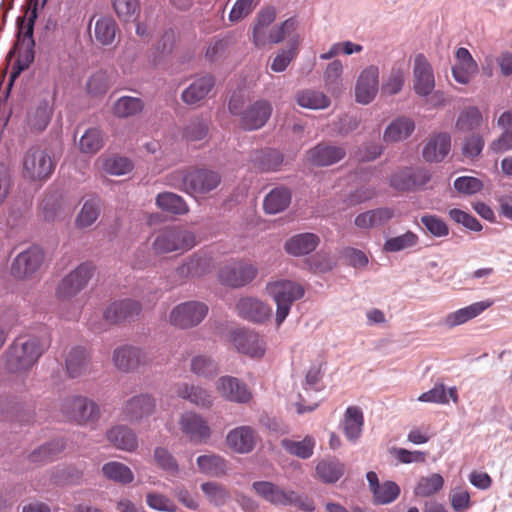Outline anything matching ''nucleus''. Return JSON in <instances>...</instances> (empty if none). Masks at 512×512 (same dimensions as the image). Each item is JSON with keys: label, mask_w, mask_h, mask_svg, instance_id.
<instances>
[{"label": "nucleus", "mask_w": 512, "mask_h": 512, "mask_svg": "<svg viewBox=\"0 0 512 512\" xmlns=\"http://www.w3.org/2000/svg\"><path fill=\"white\" fill-rule=\"evenodd\" d=\"M47 349V343L37 336H20L7 351L5 369L12 374L29 371Z\"/></svg>", "instance_id": "1"}, {"label": "nucleus", "mask_w": 512, "mask_h": 512, "mask_svg": "<svg viewBox=\"0 0 512 512\" xmlns=\"http://www.w3.org/2000/svg\"><path fill=\"white\" fill-rule=\"evenodd\" d=\"M221 183L218 172L209 169L177 170L167 176V184L189 195H204Z\"/></svg>", "instance_id": "2"}, {"label": "nucleus", "mask_w": 512, "mask_h": 512, "mask_svg": "<svg viewBox=\"0 0 512 512\" xmlns=\"http://www.w3.org/2000/svg\"><path fill=\"white\" fill-rule=\"evenodd\" d=\"M253 491L263 500L272 505L296 506L306 512L315 510L314 501L307 495L299 494L294 490H285L270 481H255Z\"/></svg>", "instance_id": "3"}, {"label": "nucleus", "mask_w": 512, "mask_h": 512, "mask_svg": "<svg viewBox=\"0 0 512 512\" xmlns=\"http://www.w3.org/2000/svg\"><path fill=\"white\" fill-rule=\"evenodd\" d=\"M21 164L22 177L30 182L46 181L56 167L50 152L38 144L31 145L24 151Z\"/></svg>", "instance_id": "4"}, {"label": "nucleus", "mask_w": 512, "mask_h": 512, "mask_svg": "<svg viewBox=\"0 0 512 512\" xmlns=\"http://www.w3.org/2000/svg\"><path fill=\"white\" fill-rule=\"evenodd\" d=\"M266 289L277 305L276 321L278 325L288 316L292 303L302 298L305 292L302 285L290 280L270 282Z\"/></svg>", "instance_id": "5"}, {"label": "nucleus", "mask_w": 512, "mask_h": 512, "mask_svg": "<svg viewBox=\"0 0 512 512\" xmlns=\"http://www.w3.org/2000/svg\"><path fill=\"white\" fill-rule=\"evenodd\" d=\"M196 245L195 235L180 227H169L158 233L153 249L157 254L186 251Z\"/></svg>", "instance_id": "6"}, {"label": "nucleus", "mask_w": 512, "mask_h": 512, "mask_svg": "<svg viewBox=\"0 0 512 512\" xmlns=\"http://www.w3.org/2000/svg\"><path fill=\"white\" fill-rule=\"evenodd\" d=\"M94 270L95 267L91 263H81L60 281L56 288L57 299L66 302L74 298L87 286Z\"/></svg>", "instance_id": "7"}, {"label": "nucleus", "mask_w": 512, "mask_h": 512, "mask_svg": "<svg viewBox=\"0 0 512 512\" xmlns=\"http://www.w3.org/2000/svg\"><path fill=\"white\" fill-rule=\"evenodd\" d=\"M64 416L78 424H88L95 422L100 416L98 405L82 396H73L66 398L61 406Z\"/></svg>", "instance_id": "8"}, {"label": "nucleus", "mask_w": 512, "mask_h": 512, "mask_svg": "<svg viewBox=\"0 0 512 512\" xmlns=\"http://www.w3.org/2000/svg\"><path fill=\"white\" fill-rule=\"evenodd\" d=\"M208 307L201 302L189 301L176 306L170 313V322L179 328L198 325L207 315Z\"/></svg>", "instance_id": "9"}, {"label": "nucleus", "mask_w": 512, "mask_h": 512, "mask_svg": "<svg viewBox=\"0 0 512 512\" xmlns=\"http://www.w3.org/2000/svg\"><path fill=\"white\" fill-rule=\"evenodd\" d=\"M44 261L43 251L36 246L21 252L13 260L11 273L17 279L33 277L40 269Z\"/></svg>", "instance_id": "10"}, {"label": "nucleus", "mask_w": 512, "mask_h": 512, "mask_svg": "<svg viewBox=\"0 0 512 512\" xmlns=\"http://www.w3.org/2000/svg\"><path fill=\"white\" fill-rule=\"evenodd\" d=\"M179 426L190 442L199 444L207 442L212 434L211 428L204 417L195 412H185L179 419Z\"/></svg>", "instance_id": "11"}, {"label": "nucleus", "mask_w": 512, "mask_h": 512, "mask_svg": "<svg viewBox=\"0 0 512 512\" xmlns=\"http://www.w3.org/2000/svg\"><path fill=\"white\" fill-rule=\"evenodd\" d=\"M53 115V107L41 100L27 109L23 128L27 134L39 135L46 130Z\"/></svg>", "instance_id": "12"}, {"label": "nucleus", "mask_w": 512, "mask_h": 512, "mask_svg": "<svg viewBox=\"0 0 512 512\" xmlns=\"http://www.w3.org/2000/svg\"><path fill=\"white\" fill-rule=\"evenodd\" d=\"M297 28V21L294 18H289L281 25L273 28H259L253 27V43L257 47H264L267 44H277L287 37L295 34Z\"/></svg>", "instance_id": "13"}, {"label": "nucleus", "mask_w": 512, "mask_h": 512, "mask_svg": "<svg viewBox=\"0 0 512 512\" xmlns=\"http://www.w3.org/2000/svg\"><path fill=\"white\" fill-rule=\"evenodd\" d=\"M257 275V269L250 263L232 262L221 268L219 281L230 287H241L251 282Z\"/></svg>", "instance_id": "14"}, {"label": "nucleus", "mask_w": 512, "mask_h": 512, "mask_svg": "<svg viewBox=\"0 0 512 512\" xmlns=\"http://www.w3.org/2000/svg\"><path fill=\"white\" fill-rule=\"evenodd\" d=\"M216 390L227 401L245 404L252 399L246 383L233 376H221L216 381Z\"/></svg>", "instance_id": "15"}, {"label": "nucleus", "mask_w": 512, "mask_h": 512, "mask_svg": "<svg viewBox=\"0 0 512 512\" xmlns=\"http://www.w3.org/2000/svg\"><path fill=\"white\" fill-rule=\"evenodd\" d=\"M379 89V69L376 66L365 68L358 77L355 87L356 101L361 104L372 102Z\"/></svg>", "instance_id": "16"}, {"label": "nucleus", "mask_w": 512, "mask_h": 512, "mask_svg": "<svg viewBox=\"0 0 512 512\" xmlns=\"http://www.w3.org/2000/svg\"><path fill=\"white\" fill-rule=\"evenodd\" d=\"M231 341L239 353L250 357H262L265 353L263 339L253 331L236 330L231 334Z\"/></svg>", "instance_id": "17"}, {"label": "nucleus", "mask_w": 512, "mask_h": 512, "mask_svg": "<svg viewBox=\"0 0 512 512\" xmlns=\"http://www.w3.org/2000/svg\"><path fill=\"white\" fill-rule=\"evenodd\" d=\"M271 114V103L267 100H258L243 111L240 124L245 130H257L266 124Z\"/></svg>", "instance_id": "18"}, {"label": "nucleus", "mask_w": 512, "mask_h": 512, "mask_svg": "<svg viewBox=\"0 0 512 512\" xmlns=\"http://www.w3.org/2000/svg\"><path fill=\"white\" fill-rule=\"evenodd\" d=\"M477 62L468 49L460 47L455 52V64L452 66V76L460 84H468L478 73Z\"/></svg>", "instance_id": "19"}, {"label": "nucleus", "mask_w": 512, "mask_h": 512, "mask_svg": "<svg viewBox=\"0 0 512 512\" xmlns=\"http://www.w3.org/2000/svg\"><path fill=\"white\" fill-rule=\"evenodd\" d=\"M414 90L420 96L429 95L435 87L432 67L423 54H418L414 60Z\"/></svg>", "instance_id": "20"}, {"label": "nucleus", "mask_w": 512, "mask_h": 512, "mask_svg": "<svg viewBox=\"0 0 512 512\" xmlns=\"http://www.w3.org/2000/svg\"><path fill=\"white\" fill-rule=\"evenodd\" d=\"M429 180L427 171L405 168L391 177V186L399 191H409L424 186Z\"/></svg>", "instance_id": "21"}, {"label": "nucleus", "mask_w": 512, "mask_h": 512, "mask_svg": "<svg viewBox=\"0 0 512 512\" xmlns=\"http://www.w3.org/2000/svg\"><path fill=\"white\" fill-rule=\"evenodd\" d=\"M257 434L250 426H240L232 429L226 436L228 447L239 454L250 453L256 445Z\"/></svg>", "instance_id": "22"}, {"label": "nucleus", "mask_w": 512, "mask_h": 512, "mask_svg": "<svg viewBox=\"0 0 512 512\" xmlns=\"http://www.w3.org/2000/svg\"><path fill=\"white\" fill-rule=\"evenodd\" d=\"M156 408L155 399L149 394H140L129 399L123 413L129 421H140L152 415Z\"/></svg>", "instance_id": "23"}, {"label": "nucleus", "mask_w": 512, "mask_h": 512, "mask_svg": "<svg viewBox=\"0 0 512 512\" xmlns=\"http://www.w3.org/2000/svg\"><path fill=\"white\" fill-rule=\"evenodd\" d=\"M141 311L139 302L132 299H125L112 302L104 311V319L109 324H117L133 318Z\"/></svg>", "instance_id": "24"}, {"label": "nucleus", "mask_w": 512, "mask_h": 512, "mask_svg": "<svg viewBox=\"0 0 512 512\" xmlns=\"http://www.w3.org/2000/svg\"><path fill=\"white\" fill-rule=\"evenodd\" d=\"M145 362L144 353L136 347L124 345L113 352V363L122 372H130Z\"/></svg>", "instance_id": "25"}, {"label": "nucleus", "mask_w": 512, "mask_h": 512, "mask_svg": "<svg viewBox=\"0 0 512 512\" xmlns=\"http://www.w3.org/2000/svg\"><path fill=\"white\" fill-rule=\"evenodd\" d=\"M238 314L253 322H264L271 315V308L262 301L246 297L240 299L236 304Z\"/></svg>", "instance_id": "26"}, {"label": "nucleus", "mask_w": 512, "mask_h": 512, "mask_svg": "<svg viewBox=\"0 0 512 512\" xmlns=\"http://www.w3.org/2000/svg\"><path fill=\"white\" fill-rule=\"evenodd\" d=\"M492 305L493 301L490 299L472 303L471 305L449 313L444 319V324L449 328L462 325L476 318Z\"/></svg>", "instance_id": "27"}, {"label": "nucleus", "mask_w": 512, "mask_h": 512, "mask_svg": "<svg viewBox=\"0 0 512 512\" xmlns=\"http://www.w3.org/2000/svg\"><path fill=\"white\" fill-rule=\"evenodd\" d=\"M35 43L16 42L13 49L8 53L7 58L10 60L16 56V60L12 66L11 80L14 81L22 71L26 70L34 61Z\"/></svg>", "instance_id": "28"}, {"label": "nucleus", "mask_w": 512, "mask_h": 512, "mask_svg": "<svg viewBox=\"0 0 512 512\" xmlns=\"http://www.w3.org/2000/svg\"><path fill=\"white\" fill-rule=\"evenodd\" d=\"M451 137L448 133H438L430 138L423 149V157L429 162H440L450 152Z\"/></svg>", "instance_id": "29"}, {"label": "nucleus", "mask_w": 512, "mask_h": 512, "mask_svg": "<svg viewBox=\"0 0 512 512\" xmlns=\"http://www.w3.org/2000/svg\"><path fill=\"white\" fill-rule=\"evenodd\" d=\"M345 156V150L341 147L319 144L308 151V160L317 166L332 165Z\"/></svg>", "instance_id": "30"}, {"label": "nucleus", "mask_w": 512, "mask_h": 512, "mask_svg": "<svg viewBox=\"0 0 512 512\" xmlns=\"http://www.w3.org/2000/svg\"><path fill=\"white\" fill-rule=\"evenodd\" d=\"M364 416L357 406H349L344 414L343 431L349 441H356L362 434Z\"/></svg>", "instance_id": "31"}, {"label": "nucleus", "mask_w": 512, "mask_h": 512, "mask_svg": "<svg viewBox=\"0 0 512 512\" xmlns=\"http://www.w3.org/2000/svg\"><path fill=\"white\" fill-rule=\"evenodd\" d=\"M176 393L200 408L209 409L213 405L210 392L199 386L181 384L177 387Z\"/></svg>", "instance_id": "32"}, {"label": "nucleus", "mask_w": 512, "mask_h": 512, "mask_svg": "<svg viewBox=\"0 0 512 512\" xmlns=\"http://www.w3.org/2000/svg\"><path fill=\"white\" fill-rule=\"evenodd\" d=\"M319 237L313 233L298 234L285 243L287 253L294 256L306 255L316 249Z\"/></svg>", "instance_id": "33"}, {"label": "nucleus", "mask_w": 512, "mask_h": 512, "mask_svg": "<svg viewBox=\"0 0 512 512\" xmlns=\"http://www.w3.org/2000/svg\"><path fill=\"white\" fill-rule=\"evenodd\" d=\"M414 121L407 117H399L392 121L385 129L383 139L385 142L392 143L405 140L414 131Z\"/></svg>", "instance_id": "34"}, {"label": "nucleus", "mask_w": 512, "mask_h": 512, "mask_svg": "<svg viewBox=\"0 0 512 512\" xmlns=\"http://www.w3.org/2000/svg\"><path fill=\"white\" fill-rule=\"evenodd\" d=\"M214 84L213 77H201L182 92V100L187 104H196L208 95Z\"/></svg>", "instance_id": "35"}, {"label": "nucleus", "mask_w": 512, "mask_h": 512, "mask_svg": "<svg viewBox=\"0 0 512 512\" xmlns=\"http://www.w3.org/2000/svg\"><path fill=\"white\" fill-rule=\"evenodd\" d=\"M295 100L299 106L306 109L321 110L330 106V98L321 91L304 89L298 91Z\"/></svg>", "instance_id": "36"}, {"label": "nucleus", "mask_w": 512, "mask_h": 512, "mask_svg": "<svg viewBox=\"0 0 512 512\" xmlns=\"http://www.w3.org/2000/svg\"><path fill=\"white\" fill-rule=\"evenodd\" d=\"M108 440L118 449L125 451H134L138 447V440L135 433L125 427L117 426L107 433Z\"/></svg>", "instance_id": "37"}, {"label": "nucleus", "mask_w": 512, "mask_h": 512, "mask_svg": "<svg viewBox=\"0 0 512 512\" xmlns=\"http://www.w3.org/2000/svg\"><path fill=\"white\" fill-rule=\"evenodd\" d=\"M291 202V192L287 188L278 187L271 190L264 199L263 207L268 214L284 211Z\"/></svg>", "instance_id": "38"}, {"label": "nucleus", "mask_w": 512, "mask_h": 512, "mask_svg": "<svg viewBox=\"0 0 512 512\" xmlns=\"http://www.w3.org/2000/svg\"><path fill=\"white\" fill-rule=\"evenodd\" d=\"M252 162L262 172L277 171L283 163V155L275 149L255 151Z\"/></svg>", "instance_id": "39"}, {"label": "nucleus", "mask_w": 512, "mask_h": 512, "mask_svg": "<svg viewBox=\"0 0 512 512\" xmlns=\"http://www.w3.org/2000/svg\"><path fill=\"white\" fill-rule=\"evenodd\" d=\"M156 205L161 210L176 215H184L189 211L185 200L173 192L159 193L156 197Z\"/></svg>", "instance_id": "40"}, {"label": "nucleus", "mask_w": 512, "mask_h": 512, "mask_svg": "<svg viewBox=\"0 0 512 512\" xmlns=\"http://www.w3.org/2000/svg\"><path fill=\"white\" fill-rule=\"evenodd\" d=\"M344 464L336 459L322 460L316 465V475L324 483H335L344 474Z\"/></svg>", "instance_id": "41"}, {"label": "nucleus", "mask_w": 512, "mask_h": 512, "mask_svg": "<svg viewBox=\"0 0 512 512\" xmlns=\"http://www.w3.org/2000/svg\"><path fill=\"white\" fill-rule=\"evenodd\" d=\"M200 472L210 476H222L227 472V463L224 458L216 454L201 455L197 458Z\"/></svg>", "instance_id": "42"}, {"label": "nucleus", "mask_w": 512, "mask_h": 512, "mask_svg": "<svg viewBox=\"0 0 512 512\" xmlns=\"http://www.w3.org/2000/svg\"><path fill=\"white\" fill-rule=\"evenodd\" d=\"M118 31L117 23L110 17H101L95 22L94 36L103 46L111 45Z\"/></svg>", "instance_id": "43"}, {"label": "nucleus", "mask_w": 512, "mask_h": 512, "mask_svg": "<svg viewBox=\"0 0 512 512\" xmlns=\"http://www.w3.org/2000/svg\"><path fill=\"white\" fill-rule=\"evenodd\" d=\"M36 18L37 7L35 5L33 8L28 7L24 16L17 19L18 33L16 42L35 43L33 32Z\"/></svg>", "instance_id": "44"}, {"label": "nucleus", "mask_w": 512, "mask_h": 512, "mask_svg": "<svg viewBox=\"0 0 512 512\" xmlns=\"http://www.w3.org/2000/svg\"><path fill=\"white\" fill-rule=\"evenodd\" d=\"M143 101L137 97H120L113 105V114L118 118H128L142 112Z\"/></svg>", "instance_id": "45"}, {"label": "nucleus", "mask_w": 512, "mask_h": 512, "mask_svg": "<svg viewBox=\"0 0 512 512\" xmlns=\"http://www.w3.org/2000/svg\"><path fill=\"white\" fill-rule=\"evenodd\" d=\"M102 472L106 478L121 484H129L134 480L131 469L120 462L111 461L104 464Z\"/></svg>", "instance_id": "46"}, {"label": "nucleus", "mask_w": 512, "mask_h": 512, "mask_svg": "<svg viewBox=\"0 0 512 512\" xmlns=\"http://www.w3.org/2000/svg\"><path fill=\"white\" fill-rule=\"evenodd\" d=\"M88 356L85 349L75 347L66 358V369L71 377H77L87 370Z\"/></svg>", "instance_id": "47"}, {"label": "nucleus", "mask_w": 512, "mask_h": 512, "mask_svg": "<svg viewBox=\"0 0 512 512\" xmlns=\"http://www.w3.org/2000/svg\"><path fill=\"white\" fill-rule=\"evenodd\" d=\"M342 72L343 65L340 60H334L333 62L329 63L324 72L325 87L333 95L339 94L342 90Z\"/></svg>", "instance_id": "48"}, {"label": "nucleus", "mask_w": 512, "mask_h": 512, "mask_svg": "<svg viewBox=\"0 0 512 512\" xmlns=\"http://www.w3.org/2000/svg\"><path fill=\"white\" fill-rule=\"evenodd\" d=\"M482 115L478 108L468 107L463 110L457 118L456 129L462 132H469L481 125Z\"/></svg>", "instance_id": "49"}, {"label": "nucleus", "mask_w": 512, "mask_h": 512, "mask_svg": "<svg viewBox=\"0 0 512 512\" xmlns=\"http://www.w3.org/2000/svg\"><path fill=\"white\" fill-rule=\"evenodd\" d=\"M64 444L60 440H55L45 445L40 446L37 450L33 451L29 458L33 463H42L53 460L62 450Z\"/></svg>", "instance_id": "50"}, {"label": "nucleus", "mask_w": 512, "mask_h": 512, "mask_svg": "<svg viewBox=\"0 0 512 512\" xmlns=\"http://www.w3.org/2000/svg\"><path fill=\"white\" fill-rule=\"evenodd\" d=\"M103 146V136L98 128L88 129L80 138L79 147L83 153L95 154Z\"/></svg>", "instance_id": "51"}, {"label": "nucleus", "mask_w": 512, "mask_h": 512, "mask_svg": "<svg viewBox=\"0 0 512 512\" xmlns=\"http://www.w3.org/2000/svg\"><path fill=\"white\" fill-rule=\"evenodd\" d=\"M443 484V477L440 474L434 473L420 478L414 493L416 496L428 497L441 490Z\"/></svg>", "instance_id": "52"}, {"label": "nucleus", "mask_w": 512, "mask_h": 512, "mask_svg": "<svg viewBox=\"0 0 512 512\" xmlns=\"http://www.w3.org/2000/svg\"><path fill=\"white\" fill-rule=\"evenodd\" d=\"M283 447L290 453L302 459H307L313 454L315 441L312 437H305L301 441L283 440Z\"/></svg>", "instance_id": "53"}, {"label": "nucleus", "mask_w": 512, "mask_h": 512, "mask_svg": "<svg viewBox=\"0 0 512 512\" xmlns=\"http://www.w3.org/2000/svg\"><path fill=\"white\" fill-rule=\"evenodd\" d=\"M153 458L160 469L173 476L178 474V462L168 449L164 447H156L154 449Z\"/></svg>", "instance_id": "54"}, {"label": "nucleus", "mask_w": 512, "mask_h": 512, "mask_svg": "<svg viewBox=\"0 0 512 512\" xmlns=\"http://www.w3.org/2000/svg\"><path fill=\"white\" fill-rule=\"evenodd\" d=\"M201 490L210 503L216 506L224 505L230 498V493L221 484L216 482H206L201 485Z\"/></svg>", "instance_id": "55"}, {"label": "nucleus", "mask_w": 512, "mask_h": 512, "mask_svg": "<svg viewBox=\"0 0 512 512\" xmlns=\"http://www.w3.org/2000/svg\"><path fill=\"white\" fill-rule=\"evenodd\" d=\"M299 37L295 34L292 35V42L287 51H282L277 54L271 64V69L274 72L284 71L290 62L296 57L298 53Z\"/></svg>", "instance_id": "56"}, {"label": "nucleus", "mask_w": 512, "mask_h": 512, "mask_svg": "<svg viewBox=\"0 0 512 512\" xmlns=\"http://www.w3.org/2000/svg\"><path fill=\"white\" fill-rule=\"evenodd\" d=\"M208 260L203 257H191L188 261L177 268V273L181 277L201 276L206 272Z\"/></svg>", "instance_id": "57"}, {"label": "nucleus", "mask_w": 512, "mask_h": 512, "mask_svg": "<svg viewBox=\"0 0 512 512\" xmlns=\"http://www.w3.org/2000/svg\"><path fill=\"white\" fill-rule=\"evenodd\" d=\"M421 224L428 233L434 237H446L449 234L447 223L439 216L433 214H425L420 218Z\"/></svg>", "instance_id": "58"}, {"label": "nucleus", "mask_w": 512, "mask_h": 512, "mask_svg": "<svg viewBox=\"0 0 512 512\" xmlns=\"http://www.w3.org/2000/svg\"><path fill=\"white\" fill-rule=\"evenodd\" d=\"M113 7L123 21L134 20L140 14L139 0H113Z\"/></svg>", "instance_id": "59"}, {"label": "nucleus", "mask_w": 512, "mask_h": 512, "mask_svg": "<svg viewBox=\"0 0 512 512\" xmlns=\"http://www.w3.org/2000/svg\"><path fill=\"white\" fill-rule=\"evenodd\" d=\"M418 240L419 238L414 232L407 231L402 235L388 239L384 244V249L388 252H398L415 246Z\"/></svg>", "instance_id": "60"}, {"label": "nucleus", "mask_w": 512, "mask_h": 512, "mask_svg": "<svg viewBox=\"0 0 512 512\" xmlns=\"http://www.w3.org/2000/svg\"><path fill=\"white\" fill-rule=\"evenodd\" d=\"M400 494L399 486L392 481H386L380 484L374 491L375 504H388L393 502Z\"/></svg>", "instance_id": "61"}, {"label": "nucleus", "mask_w": 512, "mask_h": 512, "mask_svg": "<svg viewBox=\"0 0 512 512\" xmlns=\"http://www.w3.org/2000/svg\"><path fill=\"white\" fill-rule=\"evenodd\" d=\"M191 371L205 378L212 377L218 372L217 363L206 356H196L191 360Z\"/></svg>", "instance_id": "62"}, {"label": "nucleus", "mask_w": 512, "mask_h": 512, "mask_svg": "<svg viewBox=\"0 0 512 512\" xmlns=\"http://www.w3.org/2000/svg\"><path fill=\"white\" fill-rule=\"evenodd\" d=\"M110 88L109 78L106 72L97 71L87 81V92L93 96L103 95Z\"/></svg>", "instance_id": "63"}, {"label": "nucleus", "mask_w": 512, "mask_h": 512, "mask_svg": "<svg viewBox=\"0 0 512 512\" xmlns=\"http://www.w3.org/2000/svg\"><path fill=\"white\" fill-rule=\"evenodd\" d=\"M103 169L111 175H124L133 169L132 162L126 157H109L103 163Z\"/></svg>", "instance_id": "64"}]
</instances>
